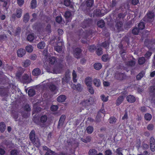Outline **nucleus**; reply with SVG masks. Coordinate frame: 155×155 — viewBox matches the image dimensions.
<instances>
[{
  "label": "nucleus",
  "instance_id": "37",
  "mask_svg": "<svg viewBox=\"0 0 155 155\" xmlns=\"http://www.w3.org/2000/svg\"><path fill=\"white\" fill-rule=\"evenodd\" d=\"M97 25L99 27L102 28L104 26L105 23L103 20H101L98 22Z\"/></svg>",
  "mask_w": 155,
  "mask_h": 155
},
{
  "label": "nucleus",
  "instance_id": "5",
  "mask_svg": "<svg viewBox=\"0 0 155 155\" xmlns=\"http://www.w3.org/2000/svg\"><path fill=\"white\" fill-rule=\"evenodd\" d=\"M29 138L30 140L33 144L35 143V142L36 140V137L35 135V131L32 130L29 134Z\"/></svg>",
  "mask_w": 155,
  "mask_h": 155
},
{
  "label": "nucleus",
  "instance_id": "58",
  "mask_svg": "<svg viewBox=\"0 0 155 155\" xmlns=\"http://www.w3.org/2000/svg\"><path fill=\"white\" fill-rule=\"evenodd\" d=\"M90 101L89 100H86L85 101H83L82 103V105L83 106H88L90 104Z\"/></svg>",
  "mask_w": 155,
  "mask_h": 155
},
{
  "label": "nucleus",
  "instance_id": "45",
  "mask_svg": "<svg viewBox=\"0 0 155 155\" xmlns=\"http://www.w3.org/2000/svg\"><path fill=\"white\" fill-rule=\"evenodd\" d=\"M96 53L99 56L102 55L103 53L102 48L101 47L97 48Z\"/></svg>",
  "mask_w": 155,
  "mask_h": 155
},
{
  "label": "nucleus",
  "instance_id": "12",
  "mask_svg": "<svg viewBox=\"0 0 155 155\" xmlns=\"http://www.w3.org/2000/svg\"><path fill=\"white\" fill-rule=\"evenodd\" d=\"M32 74L35 76H39L41 74V70L38 68H36L32 71Z\"/></svg>",
  "mask_w": 155,
  "mask_h": 155
},
{
  "label": "nucleus",
  "instance_id": "9",
  "mask_svg": "<svg viewBox=\"0 0 155 155\" xmlns=\"http://www.w3.org/2000/svg\"><path fill=\"white\" fill-rule=\"evenodd\" d=\"M81 49L79 48H76L74 51V55L75 57L77 59L80 58V54L81 53Z\"/></svg>",
  "mask_w": 155,
  "mask_h": 155
},
{
  "label": "nucleus",
  "instance_id": "15",
  "mask_svg": "<svg viewBox=\"0 0 155 155\" xmlns=\"http://www.w3.org/2000/svg\"><path fill=\"white\" fill-rule=\"evenodd\" d=\"M92 81L91 78L89 77H87L85 80V83L87 87L92 86Z\"/></svg>",
  "mask_w": 155,
  "mask_h": 155
},
{
  "label": "nucleus",
  "instance_id": "55",
  "mask_svg": "<svg viewBox=\"0 0 155 155\" xmlns=\"http://www.w3.org/2000/svg\"><path fill=\"white\" fill-rule=\"evenodd\" d=\"M19 152L17 150H12L10 152L11 155H18Z\"/></svg>",
  "mask_w": 155,
  "mask_h": 155
},
{
  "label": "nucleus",
  "instance_id": "50",
  "mask_svg": "<svg viewBox=\"0 0 155 155\" xmlns=\"http://www.w3.org/2000/svg\"><path fill=\"white\" fill-rule=\"evenodd\" d=\"M109 45V42L108 41H105L101 44V46L107 48H108Z\"/></svg>",
  "mask_w": 155,
  "mask_h": 155
},
{
  "label": "nucleus",
  "instance_id": "53",
  "mask_svg": "<svg viewBox=\"0 0 155 155\" xmlns=\"http://www.w3.org/2000/svg\"><path fill=\"white\" fill-rule=\"evenodd\" d=\"M21 28L19 27H18L16 28L15 31V35H19L21 32Z\"/></svg>",
  "mask_w": 155,
  "mask_h": 155
},
{
  "label": "nucleus",
  "instance_id": "62",
  "mask_svg": "<svg viewBox=\"0 0 155 155\" xmlns=\"http://www.w3.org/2000/svg\"><path fill=\"white\" fill-rule=\"evenodd\" d=\"M101 99L104 102H106L108 100V96L105 97L104 95H102L101 96Z\"/></svg>",
  "mask_w": 155,
  "mask_h": 155
},
{
  "label": "nucleus",
  "instance_id": "20",
  "mask_svg": "<svg viewBox=\"0 0 155 155\" xmlns=\"http://www.w3.org/2000/svg\"><path fill=\"white\" fill-rule=\"evenodd\" d=\"M6 129V125L3 122L0 123V131L2 133L4 132Z\"/></svg>",
  "mask_w": 155,
  "mask_h": 155
},
{
  "label": "nucleus",
  "instance_id": "48",
  "mask_svg": "<svg viewBox=\"0 0 155 155\" xmlns=\"http://www.w3.org/2000/svg\"><path fill=\"white\" fill-rule=\"evenodd\" d=\"M144 118L147 120H150L151 119L152 116L150 114H146L144 115Z\"/></svg>",
  "mask_w": 155,
  "mask_h": 155
},
{
  "label": "nucleus",
  "instance_id": "22",
  "mask_svg": "<svg viewBox=\"0 0 155 155\" xmlns=\"http://www.w3.org/2000/svg\"><path fill=\"white\" fill-rule=\"evenodd\" d=\"M115 77L117 79L122 80L124 78V75L123 73H119L116 74Z\"/></svg>",
  "mask_w": 155,
  "mask_h": 155
},
{
  "label": "nucleus",
  "instance_id": "49",
  "mask_svg": "<svg viewBox=\"0 0 155 155\" xmlns=\"http://www.w3.org/2000/svg\"><path fill=\"white\" fill-rule=\"evenodd\" d=\"M73 80L74 82H76L77 80L76 79L77 77V74L74 70H73L72 72Z\"/></svg>",
  "mask_w": 155,
  "mask_h": 155
},
{
  "label": "nucleus",
  "instance_id": "13",
  "mask_svg": "<svg viewBox=\"0 0 155 155\" xmlns=\"http://www.w3.org/2000/svg\"><path fill=\"white\" fill-rule=\"evenodd\" d=\"M62 43L61 42L58 43L56 45L54 46V50L58 52L61 51L62 49Z\"/></svg>",
  "mask_w": 155,
  "mask_h": 155
},
{
  "label": "nucleus",
  "instance_id": "33",
  "mask_svg": "<svg viewBox=\"0 0 155 155\" xmlns=\"http://www.w3.org/2000/svg\"><path fill=\"white\" fill-rule=\"evenodd\" d=\"M101 11L99 9H97L94 10V15L97 17L101 16Z\"/></svg>",
  "mask_w": 155,
  "mask_h": 155
},
{
  "label": "nucleus",
  "instance_id": "56",
  "mask_svg": "<svg viewBox=\"0 0 155 155\" xmlns=\"http://www.w3.org/2000/svg\"><path fill=\"white\" fill-rule=\"evenodd\" d=\"M96 49H97V48H96V46L94 45H90L89 46L88 48L89 50L91 52L94 51V50Z\"/></svg>",
  "mask_w": 155,
  "mask_h": 155
},
{
  "label": "nucleus",
  "instance_id": "47",
  "mask_svg": "<svg viewBox=\"0 0 155 155\" xmlns=\"http://www.w3.org/2000/svg\"><path fill=\"white\" fill-rule=\"evenodd\" d=\"M145 61V59L144 57H142L139 58L138 60V63L140 64H143Z\"/></svg>",
  "mask_w": 155,
  "mask_h": 155
},
{
  "label": "nucleus",
  "instance_id": "57",
  "mask_svg": "<svg viewBox=\"0 0 155 155\" xmlns=\"http://www.w3.org/2000/svg\"><path fill=\"white\" fill-rule=\"evenodd\" d=\"M150 146L155 145V140L153 137H151L150 140Z\"/></svg>",
  "mask_w": 155,
  "mask_h": 155
},
{
  "label": "nucleus",
  "instance_id": "24",
  "mask_svg": "<svg viewBox=\"0 0 155 155\" xmlns=\"http://www.w3.org/2000/svg\"><path fill=\"white\" fill-rule=\"evenodd\" d=\"M29 19V16L28 13H26L24 15L23 21L25 23H27Z\"/></svg>",
  "mask_w": 155,
  "mask_h": 155
},
{
  "label": "nucleus",
  "instance_id": "46",
  "mask_svg": "<svg viewBox=\"0 0 155 155\" xmlns=\"http://www.w3.org/2000/svg\"><path fill=\"white\" fill-rule=\"evenodd\" d=\"M93 128L92 126H89L87 127L86 130L89 134H91L93 131Z\"/></svg>",
  "mask_w": 155,
  "mask_h": 155
},
{
  "label": "nucleus",
  "instance_id": "19",
  "mask_svg": "<svg viewBox=\"0 0 155 155\" xmlns=\"http://www.w3.org/2000/svg\"><path fill=\"white\" fill-rule=\"evenodd\" d=\"M64 5L67 7L70 6L71 8H73V6L71 4V2L70 0H64Z\"/></svg>",
  "mask_w": 155,
  "mask_h": 155
},
{
  "label": "nucleus",
  "instance_id": "31",
  "mask_svg": "<svg viewBox=\"0 0 155 155\" xmlns=\"http://www.w3.org/2000/svg\"><path fill=\"white\" fill-rule=\"evenodd\" d=\"M140 29L137 27L134 28L132 31V33L134 35H137L139 32Z\"/></svg>",
  "mask_w": 155,
  "mask_h": 155
},
{
  "label": "nucleus",
  "instance_id": "40",
  "mask_svg": "<svg viewBox=\"0 0 155 155\" xmlns=\"http://www.w3.org/2000/svg\"><path fill=\"white\" fill-rule=\"evenodd\" d=\"M35 91L34 89H30L28 92V94L30 96H33L35 94Z\"/></svg>",
  "mask_w": 155,
  "mask_h": 155
},
{
  "label": "nucleus",
  "instance_id": "59",
  "mask_svg": "<svg viewBox=\"0 0 155 155\" xmlns=\"http://www.w3.org/2000/svg\"><path fill=\"white\" fill-rule=\"evenodd\" d=\"M51 110L54 111H56L58 108V107L57 105H53L51 107Z\"/></svg>",
  "mask_w": 155,
  "mask_h": 155
},
{
  "label": "nucleus",
  "instance_id": "44",
  "mask_svg": "<svg viewBox=\"0 0 155 155\" xmlns=\"http://www.w3.org/2000/svg\"><path fill=\"white\" fill-rule=\"evenodd\" d=\"M12 115L13 118L15 119V120L17 121L19 116L18 113L16 112H12Z\"/></svg>",
  "mask_w": 155,
  "mask_h": 155
},
{
  "label": "nucleus",
  "instance_id": "51",
  "mask_svg": "<svg viewBox=\"0 0 155 155\" xmlns=\"http://www.w3.org/2000/svg\"><path fill=\"white\" fill-rule=\"evenodd\" d=\"M109 123L111 124H114L116 122L117 119L116 118L113 117H111L109 120Z\"/></svg>",
  "mask_w": 155,
  "mask_h": 155
},
{
  "label": "nucleus",
  "instance_id": "63",
  "mask_svg": "<svg viewBox=\"0 0 155 155\" xmlns=\"http://www.w3.org/2000/svg\"><path fill=\"white\" fill-rule=\"evenodd\" d=\"M62 20V18L61 16H58L56 17V20L57 22L60 23L61 22Z\"/></svg>",
  "mask_w": 155,
  "mask_h": 155
},
{
  "label": "nucleus",
  "instance_id": "43",
  "mask_svg": "<svg viewBox=\"0 0 155 155\" xmlns=\"http://www.w3.org/2000/svg\"><path fill=\"white\" fill-rule=\"evenodd\" d=\"M138 28L140 30H143L145 27V24L143 22H140L138 25Z\"/></svg>",
  "mask_w": 155,
  "mask_h": 155
},
{
  "label": "nucleus",
  "instance_id": "64",
  "mask_svg": "<svg viewBox=\"0 0 155 155\" xmlns=\"http://www.w3.org/2000/svg\"><path fill=\"white\" fill-rule=\"evenodd\" d=\"M150 91L155 94V86H152L150 88Z\"/></svg>",
  "mask_w": 155,
  "mask_h": 155
},
{
  "label": "nucleus",
  "instance_id": "30",
  "mask_svg": "<svg viewBox=\"0 0 155 155\" xmlns=\"http://www.w3.org/2000/svg\"><path fill=\"white\" fill-rule=\"evenodd\" d=\"M97 151L95 149H91L89 150L88 154L89 155H96Z\"/></svg>",
  "mask_w": 155,
  "mask_h": 155
},
{
  "label": "nucleus",
  "instance_id": "52",
  "mask_svg": "<svg viewBox=\"0 0 155 155\" xmlns=\"http://www.w3.org/2000/svg\"><path fill=\"white\" fill-rule=\"evenodd\" d=\"M88 91L91 94H93L94 93V91L92 86L87 87Z\"/></svg>",
  "mask_w": 155,
  "mask_h": 155
},
{
  "label": "nucleus",
  "instance_id": "42",
  "mask_svg": "<svg viewBox=\"0 0 155 155\" xmlns=\"http://www.w3.org/2000/svg\"><path fill=\"white\" fill-rule=\"evenodd\" d=\"M135 61L133 60L128 61L127 62V65L129 66H134L135 64Z\"/></svg>",
  "mask_w": 155,
  "mask_h": 155
},
{
  "label": "nucleus",
  "instance_id": "4",
  "mask_svg": "<svg viewBox=\"0 0 155 155\" xmlns=\"http://www.w3.org/2000/svg\"><path fill=\"white\" fill-rule=\"evenodd\" d=\"M31 77L27 74H25L22 76L21 79V82L23 84H28L31 81Z\"/></svg>",
  "mask_w": 155,
  "mask_h": 155
},
{
  "label": "nucleus",
  "instance_id": "11",
  "mask_svg": "<svg viewBox=\"0 0 155 155\" xmlns=\"http://www.w3.org/2000/svg\"><path fill=\"white\" fill-rule=\"evenodd\" d=\"M127 101L130 103H133L135 102L136 98L133 95H129L126 97Z\"/></svg>",
  "mask_w": 155,
  "mask_h": 155
},
{
  "label": "nucleus",
  "instance_id": "3",
  "mask_svg": "<svg viewBox=\"0 0 155 155\" xmlns=\"http://www.w3.org/2000/svg\"><path fill=\"white\" fill-rule=\"evenodd\" d=\"M71 80V78L70 77V74L68 72H66L64 76L62 78V83L63 85H65L66 84L69 83Z\"/></svg>",
  "mask_w": 155,
  "mask_h": 155
},
{
  "label": "nucleus",
  "instance_id": "23",
  "mask_svg": "<svg viewBox=\"0 0 155 155\" xmlns=\"http://www.w3.org/2000/svg\"><path fill=\"white\" fill-rule=\"evenodd\" d=\"M102 65L100 63H96L94 65V68L96 70H99L102 68Z\"/></svg>",
  "mask_w": 155,
  "mask_h": 155
},
{
  "label": "nucleus",
  "instance_id": "32",
  "mask_svg": "<svg viewBox=\"0 0 155 155\" xmlns=\"http://www.w3.org/2000/svg\"><path fill=\"white\" fill-rule=\"evenodd\" d=\"M22 63L24 67H27L30 64L31 61L29 60H26Z\"/></svg>",
  "mask_w": 155,
  "mask_h": 155
},
{
  "label": "nucleus",
  "instance_id": "26",
  "mask_svg": "<svg viewBox=\"0 0 155 155\" xmlns=\"http://www.w3.org/2000/svg\"><path fill=\"white\" fill-rule=\"evenodd\" d=\"M86 4L88 7H91L94 3V0H85Z\"/></svg>",
  "mask_w": 155,
  "mask_h": 155
},
{
  "label": "nucleus",
  "instance_id": "36",
  "mask_svg": "<svg viewBox=\"0 0 155 155\" xmlns=\"http://www.w3.org/2000/svg\"><path fill=\"white\" fill-rule=\"evenodd\" d=\"M49 61L50 64H53L55 62H56L57 60L55 57L52 56L49 58Z\"/></svg>",
  "mask_w": 155,
  "mask_h": 155
},
{
  "label": "nucleus",
  "instance_id": "35",
  "mask_svg": "<svg viewBox=\"0 0 155 155\" xmlns=\"http://www.w3.org/2000/svg\"><path fill=\"white\" fill-rule=\"evenodd\" d=\"M26 51L29 53L31 52L33 50V47L31 45L27 46L25 48Z\"/></svg>",
  "mask_w": 155,
  "mask_h": 155
},
{
  "label": "nucleus",
  "instance_id": "60",
  "mask_svg": "<svg viewBox=\"0 0 155 155\" xmlns=\"http://www.w3.org/2000/svg\"><path fill=\"white\" fill-rule=\"evenodd\" d=\"M117 3V2L116 0H112L110 4V6L112 8L115 7Z\"/></svg>",
  "mask_w": 155,
  "mask_h": 155
},
{
  "label": "nucleus",
  "instance_id": "39",
  "mask_svg": "<svg viewBox=\"0 0 155 155\" xmlns=\"http://www.w3.org/2000/svg\"><path fill=\"white\" fill-rule=\"evenodd\" d=\"M145 73L144 71H142L139 73L136 77L137 80H140L144 75Z\"/></svg>",
  "mask_w": 155,
  "mask_h": 155
},
{
  "label": "nucleus",
  "instance_id": "6",
  "mask_svg": "<svg viewBox=\"0 0 155 155\" xmlns=\"http://www.w3.org/2000/svg\"><path fill=\"white\" fill-rule=\"evenodd\" d=\"M43 150L45 151V155H55V153L50 149L48 148L46 146H43L42 147Z\"/></svg>",
  "mask_w": 155,
  "mask_h": 155
},
{
  "label": "nucleus",
  "instance_id": "21",
  "mask_svg": "<svg viewBox=\"0 0 155 155\" xmlns=\"http://www.w3.org/2000/svg\"><path fill=\"white\" fill-rule=\"evenodd\" d=\"M102 60L104 62H107L109 60L110 58L107 54H103L101 58Z\"/></svg>",
  "mask_w": 155,
  "mask_h": 155
},
{
  "label": "nucleus",
  "instance_id": "10",
  "mask_svg": "<svg viewBox=\"0 0 155 155\" xmlns=\"http://www.w3.org/2000/svg\"><path fill=\"white\" fill-rule=\"evenodd\" d=\"M18 56L19 57L23 56L26 53V51L23 48L18 49L17 52Z\"/></svg>",
  "mask_w": 155,
  "mask_h": 155
},
{
  "label": "nucleus",
  "instance_id": "54",
  "mask_svg": "<svg viewBox=\"0 0 155 155\" xmlns=\"http://www.w3.org/2000/svg\"><path fill=\"white\" fill-rule=\"evenodd\" d=\"M71 12L70 11H66L64 14V16L66 18H69L71 16Z\"/></svg>",
  "mask_w": 155,
  "mask_h": 155
},
{
  "label": "nucleus",
  "instance_id": "8",
  "mask_svg": "<svg viewBox=\"0 0 155 155\" xmlns=\"http://www.w3.org/2000/svg\"><path fill=\"white\" fill-rule=\"evenodd\" d=\"M123 23L122 21H119L116 23L115 27L118 32L123 30Z\"/></svg>",
  "mask_w": 155,
  "mask_h": 155
},
{
  "label": "nucleus",
  "instance_id": "27",
  "mask_svg": "<svg viewBox=\"0 0 155 155\" xmlns=\"http://www.w3.org/2000/svg\"><path fill=\"white\" fill-rule=\"evenodd\" d=\"M45 46V44L44 42L41 41L37 45L38 48L40 49H42L44 48Z\"/></svg>",
  "mask_w": 155,
  "mask_h": 155
},
{
  "label": "nucleus",
  "instance_id": "34",
  "mask_svg": "<svg viewBox=\"0 0 155 155\" xmlns=\"http://www.w3.org/2000/svg\"><path fill=\"white\" fill-rule=\"evenodd\" d=\"M127 53L126 50L124 48L120 50L119 53L122 58H123L125 54Z\"/></svg>",
  "mask_w": 155,
  "mask_h": 155
},
{
  "label": "nucleus",
  "instance_id": "41",
  "mask_svg": "<svg viewBox=\"0 0 155 155\" xmlns=\"http://www.w3.org/2000/svg\"><path fill=\"white\" fill-rule=\"evenodd\" d=\"M37 1L36 0H32L31 3V8L34 9L36 7Z\"/></svg>",
  "mask_w": 155,
  "mask_h": 155
},
{
  "label": "nucleus",
  "instance_id": "14",
  "mask_svg": "<svg viewBox=\"0 0 155 155\" xmlns=\"http://www.w3.org/2000/svg\"><path fill=\"white\" fill-rule=\"evenodd\" d=\"M66 99V96L64 95H61L57 98V101L59 103L64 102Z\"/></svg>",
  "mask_w": 155,
  "mask_h": 155
},
{
  "label": "nucleus",
  "instance_id": "18",
  "mask_svg": "<svg viewBox=\"0 0 155 155\" xmlns=\"http://www.w3.org/2000/svg\"><path fill=\"white\" fill-rule=\"evenodd\" d=\"M124 98L123 96L119 97L116 101V104L117 106L120 105L123 101Z\"/></svg>",
  "mask_w": 155,
  "mask_h": 155
},
{
  "label": "nucleus",
  "instance_id": "16",
  "mask_svg": "<svg viewBox=\"0 0 155 155\" xmlns=\"http://www.w3.org/2000/svg\"><path fill=\"white\" fill-rule=\"evenodd\" d=\"M49 88L51 92H53L54 94H56V93L57 91L58 90L56 86L53 84L50 85L49 86Z\"/></svg>",
  "mask_w": 155,
  "mask_h": 155
},
{
  "label": "nucleus",
  "instance_id": "1",
  "mask_svg": "<svg viewBox=\"0 0 155 155\" xmlns=\"http://www.w3.org/2000/svg\"><path fill=\"white\" fill-rule=\"evenodd\" d=\"M154 16V12L152 11H149L145 16L143 20L146 22H151L153 21Z\"/></svg>",
  "mask_w": 155,
  "mask_h": 155
},
{
  "label": "nucleus",
  "instance_id": "61",
  "mask_svg": "<svg viewBox=\"0 0 155 155\" xmlns=\"http://www.w3.org/2000/svg\"><path fill=\"white\" fill-rule=\"evenodd\" d=\"M112 154L111 150L110 149L107 150L104 152L105 155H111Z\"/></svg>",
  "mask_w": 155,
  "mask_h": 155
},
{
  "label": "nucleus",
  "instance_id": "17",
  "mask_svg": "<svg viewBox=\"0 0 155 155\" xmlns=\"http://www.w3.org/2000/svg\"><path fill=\"white\" fill-rule=\"evenodd\" d=\"M94 85L97 87H99L101 84V82L99 79L97 78H94L93 81Z\"/></svg>",
  "mask_w": 155,
  "mask_h": 155
},
{
  "label": "nucleus",
  "instance_id": "28",
  "mask_svg": "<svg viewBox=\"0 0 155 155\" xmlns=\"http://www.w3.org/2000/svg\"><path fill=\"white\" fill-rule=\"evenodd\" d=\"M74 86L75 89L78 91H81L83 89V88L81 87V84L78 83L77 85H75L74 84Z\"/></svg>",
  "mask_w": 155,
  "mask_h": 155
},
{
  "label": "nucleus",
  "instance_id": "38",
  "mask_svg": "<svg viewBox=\"0 0 155 155\" xmlns=\"http://www.w3.org/2000/svg\"><path fill=\"white\" fill-rule=\"evenodd\" d=\"M35 38L34 34H30L28 35L27 37V39L29 41H32Z\"/></svg>",
  "mask_w": 155,
  "mask_h": 155
},
{
  "label": "nucleus",
  "instance_id": "29",
  "mask_svg": "<svg viewBox=\"0 0 155 155\" xmlns=\"http://www.w3.org/2000/svg\"><path fill=\"white\" fill-rule=\"evenodd\" d=\"M47 116L46 115L42 116L40 118V122L42 123H45L47 120Z\"/></svg>",
  "mask_w": 155,
  "mask_h": 155
},
{
  "label": "nucleus",
  "instance_id": "25",
  "mask_svg": "<svg viewBox=\"0 0 155 155\" xmlns=\"http://www.w3.org/2000/svg\"><path fill=\"white\" fill-rule=\"evenodd\" d=\"M123 149L121 147L117 148L115 151L117 155H124L122 151Z\"/></svg>",
  "mask_w": 155,
  "mask_h": 155
},
{
  "label": "nucleus",
  "instance_id": "2",
  "mask_svg": "<svg viewBox=\"0 0 155 155\" xmlns=\"http://www.w3.org/2000/svg\"><path fill=\"white\" fill-rule=\"evenodd\" d=\"M22 10L20 8H18L16 9L15 13L12 14L11 16V18L13 21L15 20L16 17L18 18H20L22 15Z\"/></svg>",
  "mask_w": 155,
  "mask_h": 155
},
{
  "label": "nucleus",
  "instance_id": "7",
  "mask_svg": "<svg viewBox=\"0 0 155 155\" xmlns=\"http://www.w3.org/2000/svg\"><path fill=\"white\" fill-rule=\"evenodd\" d=\"M92 22V21L91 18H87L84 20L82 23V25L83 28H86L89 26Z\"/></svg>",
  "mask_w": 155,
  "mask_h": 155
}]
</instances>
